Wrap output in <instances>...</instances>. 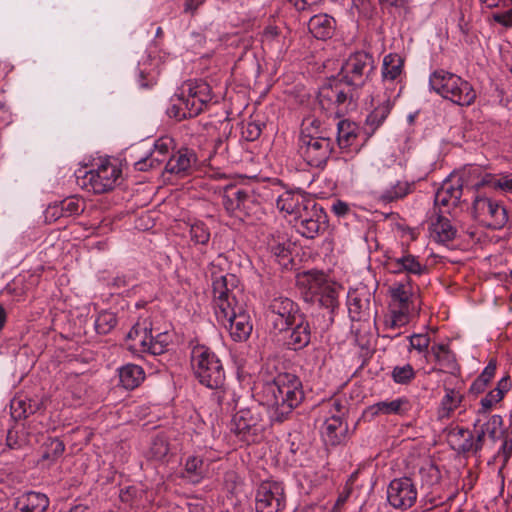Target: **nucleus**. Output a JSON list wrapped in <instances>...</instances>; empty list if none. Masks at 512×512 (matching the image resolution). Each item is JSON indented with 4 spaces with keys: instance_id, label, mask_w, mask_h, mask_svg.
<instances>
[{
    "instance_id": "nucleus-23",
    "label": "nucleus",
    "mask_w": 512,
    "mask_h": 512,
    "mask_svg": "<svg viewBox=\"0 0 512 512\" xmlns=\"http://www.w3.org/2000/svg\"><path fill=\"white\" fill-rule=\"evenodd\" d=\"M463 193V181L446 180L435 194V204L443 207H457Z\"/></svg>"
},
{
    "instance_id": "nucleus-14",
    "label": "nucleus",
    "mask_w": 512,
    "mask_h": 512,
    "mask_svg": "<svg viewBox=\"0 0 512 512\" xmlns=\"http://www.w3.org/2000/svg\"><path fill=\"white\" fill-rule=\"evenodd\" d=\"M256 512H281L286 506L285 488L282 482L264 481L256 491Z\"/></svg>"
},
{
    "instance_id": "nucleus-12",
    "label": "nucleus",
    "mask_w": 512,
    "mask_h": 512,
    "mask_svg": "<svg viewBox=\"0 0 512 512\" xmlns=\"http://www.w3.org/2000/svg\"><path fill=\"white\" fill-rule=\"evenodd\" d=\"M121 175V169L109 161L102 162L97 169L86 171L82 177L77 176L79 185L95 194H102L114 189Z\"/></svg>"
},
{
    "instance_id": "nucleus-11",
    "label": "nucleus",
    "mask_w": 512,
    "mask_h": 512,
    "mask_svg": "<svg viewBox=\"0 0 512 512\" xmlns=\"http://www.w3.org/2000/svg\"><path fill=\"white\" fill-rule=\"evenodd\" d=\"M302 316L299 306L287 297H275L268 306V320L275 332H287Z\"/></svg>"
},
{
    "instance_id": "nucleus-15",
    "label": "nucleus",
    "mask_w": 512,
    "mask_h": 512,
    "mask_svg": "<svg viewBox=\"0 0 512 512\" xmlns=\"http://www.w3.org/2000/svg\"><path fill=\"white\" fill-rule=\"evenodd\" d=\"M215 315L217 321L229 329L230 336L234 341H245L250 336L252 324L244 304L229 308L224 312H218Z\"/></svg>"
},
{
    "instance_id": "nucleus-13",
    "label": "nucleus",
    "mask_w": 512,
    "mask_h": 512,
    "mask_svg": "<svg viewBox=\"0 0 512 512\" xmlns=\"http://www.w3.org/2000/svg\"><path fill=\"white\" fill-rule=\"evenodd\" d=\"M179 100L188 110L189 117H196L211 102V87L203 80H189L182 85Z\"/></svg>"
},
{
    "instance_id": "nucleus-55",
    "label": "nucleus",
    "mask_w": 512,
    "mask_h": 512,
    "mask_svg": "<svg viewBox=\"0 0 512 512\" xmlns=\"http://www.w3.org/2000/svg\"><path fill=\"white\" fill-rule=\"evenodd\" d=\"M321 121L314 117H307L302 122L300 136L306 135H326L321 129Z\"/></svg>"
},
{
    "instance_id": "nucleus-37",
    "label": "nucleus",
    "mask_w": 512,
    "mask_h": 512,
    "mask_svg": "<svg viewBox=\"0 0 512 512\" xmlns=\"http://www.w3.org/2000/svg\"><path fill=\"white\" fill-rule=\"evenodd\" d=\"M328 222V216L326 213H324L322 216L317 215L311 220L307 221L298 227L296 231L307 239H314L327 230Z\"/></svg>"
},
{
    "instance_id": "nucleus-6",
    "label": "nucleus",
    "mask_w": 512,
    "mask_h": 512,
    "mask_svg": "<svg viewBox=\"0 0 512 512\" xmlns=\"http://www.w3.org/2000/svg\"><path fill=\"white\" fill-rule=\"evenodd\" d=\"M318 102L321 109L334 112L337 116L355 107V92L340 79H330L322 85L318 92Z\"/></svg>"
},
{
    "instance_id": "nucleus-44",
    "label": "nucleus",
    "mask_w": 512,
    "mask_h": 512,
    "mask_svg": "<svg viewBox=\"0 0 512 512\" xmlns=\"http://www.w3.org/2000/svg\"><path fill=\"white\" fill-rule=\"evenodd\" d=\"M445 396L441 402V416L449 417L450 413L453 412L463 400V395L452 388H445Z\"/></svg>"
},
{
    "instance_id": "nucleus-33",
    "label": "nucleus",
    "mask_w": 512,
    "mask_h": 512,
    "mask_svg": "<svg viewBox=\"0 0 512 512\" xmlns=\"http://www.w3.org/2000/svg\"><path fill=\"white\" fill-rule=\"evenodd\" d=\"M405 59L397 53H389L384 56L381 68V76L384 82L397 81L404 70Z\"/></svg>"
},
{
    "instance_id": "nucleus-38",
    "label": "nucleus",
    "mask_w": 512,
    "mask_h": 512,
    "mask_svg": "<svg viewBox=\"0 0 512 512\" xmlns=\"http://www.w3.org/2000/svg\"><path fill=\"white\" fill-rule=\"evenodd\" d=\"M150 336H153L152 329L145 322L136 323L129 331L128 339L134 341L132 348L141 352H146V348L150 342Z\"/></svg>"
},
{
    "instance_id": "nucleus-47",
    "label": "nucleus",
    "mask_w": 512,
    "mask_h": 512,
    "mask_svg": "<svg viewBox=\"0 0 512 512\" xmlns=\"http://www.w3.org/2000/svg\"><path fill=\"white\" fill-rule=\"evenodd\" d=\"M271 254L279 264L287 265L291 261L290 244L287 242H277L274 239L268 243Z\"/></svg>"
},
{
    "instance_id": "nucleus-59",
    "label": "nucleus",
    "mask_w": 512,
    "mask_h": 512,
    "mask_svg": "<svg viewBox=\"0 0 512 512\" xmlns=\"http://www.w3.org/2000/svg\"><path fill=\"white\" fill-rule=\"evenodd\" d=\"M410 342V347L421 352H427L429 344H430V337L427 334H414L410 337H408Z\"/></svg>"
},
{
    "instance_id": "nucleus-40",
    "label": "nucleus",
    "mask_w": 512,
    "mask_h": 512,
    "mask_svg": "<svg viewBox=\"0 0 512 512\" xmlns=\"http://www.w3.org/2000/svg\"><path fill=\"white\" fill-rule=\"evenodd\" d=\"M315 296L320 306L325 307L330 313L338 307V290L330 284H324L315 291Z\"/></svg>"
},
{
    "instance_id": "nucleus-63",
    "label": "nucleus",
    "mask_w": 512,
    "mask_h": 512,
    "mask_svg": "<svg viewBox=\"0 0 512 512\" xmlns=\"http://www.w3.org/2000/svg\"><path fill=\"white\" fill-rule=\"evenodd\" d=\"M330 406L331 408L329 410V413L331 414V416H338L339 418L343 419V417L347 413V408L343 404V402L339 399H333L330 402Z\"/></svg>"
},
{
    "instance_id": "nucleus-31",
    "label": "nucleus",
    "mask_w": 512,
    "mask_h": 512,
    "mask_svg": "<svg viewBox=\"0 0 512 512\" xmlns=\"http://www.w3.org/2000/svg\"><path fill=\"white\" fill-rule=\"evenodd\" d=\"M208 471V465L205 464L202 457L197 455L188 456L183 470L181 472V478L192 484L200 483L206 476Z\"/></svg>"
},
{
    "instance_id": "nucleus-28",
    "label": "nucleus",
    "mask_w": 512,
    "mask_h": 512,
    "mask_svg": "<svg viewBox=\"0 0 512 512\" xmlns=\"http://www.w3.org/2000/svg\"><path fill=\"white\" fill-rule=\"evenodd\" d=\"M503 426V419L500 415H491L487 416H478L477 419L473 423V428L476 430L477 435L481 436V443L484 445L485 436L488 437L492 441H496L498 438V431Z\"/></svg>"
},
{
    "instance_id": "nucleus-4",
    "label": "nucleus",
    "mask_w": 512,
    "mask_h": 512,
    "mask_svg": "<svg viewBox=\"0 0 512 512\" xmlns=\"http://www.w3.org/2000/svg\"><path fill=\"white\" fill-rule=\"evenodd\" d=\"M230 431L247 445L259 442L265 431L264 408L254 404L239 409L232 417Z\"/></svg>"
},
{
    "instance_id": "nucleus-36",
    "label": "nucleus",
    "mask_w": 512,
    "mask_h": 512,
    "mask_svg": "<svg viewBox=\"0 0 512 512\" xmlns=\"http://www.w3.org/2000/svg\"><path fill=\"white\" fill-rule=\"evenodd\" d=\"M359 127L349 120H340L337 124V144L340 149H348L357 140Z\"/></svg>"
},
{
    "instance_id": "nucleus-51",
    "label": "nucleus",
    "mask_w": 512,
    "mask_h": 512,
    "mask_svg": "<svg viewBox=\"0 0 512 512\" xmlns=\"http://www.w3.org/2000/svg\"><path fill=\"white\" fill-rule=\"evenodd\" d=\"M170 451L168 440L163 436H156L151 444L150 455L153 459L162 461Z\"/></svg>"
},
{
    "instance_id": "nucleus-41",
    "label": "nucleus",
    "mask_w": 512,
    "mask_h": 512,
    "mask_svg": "<svg viewBox=\"0 0 512 512\" xmlns=\"http://www.w3.org/2000/svg\"><path fill=\"white\" fill-rule=\"evenodd\" d=\"M391 110V101L389 98L374 108V110L366 118V126L370 128L369 133L372 134L382 125Z\"/></svg>"
},
{
    "instance_id": "nucleus-7",
    "label": "nucleus",
    "mask_w": 512,
    "mask_h": 512,
    "mask_svg": "<svg viewBox=\"0 0 512 512\" xmlns=\"http://www.w3.org/2000/svg\"><path fill=\"white\" fill-rule=\"evenodd\" d=\"M375 69V60L371 53L356 51L345 60L338 77L355 92L370 80Z\"/></svg>"
},
{
    "instance_id": "nucleus-45",
    "label": "nucleus",
    "mask_w": 512,
    "mask_h": 512,
    "mask_svg": "<svg viewBox=\"0 0 512 512\" xmlns=\"http://www.w3.org/2000/svg\"><path fill=\"white\" fill-rule=\"evenodd\" d=\"M43 449L41 460L54 462L62 456L65 445L60 439L51 438L43 445Z\"/></svg>"
},
{
    "instance_id": "nucleus-20",
    "label": "nucleus",
    "mask_w": 512,
    "mask_h": 512,
    "mask_svg": "<svg viewBox=\"0 0 512 512\" xmlns=\"http://www.w3.org/2000/svg\"><path fill=\"white\" fill-rule=\"evenodd\" d=\"M389 295L396 308L420 310V302L416 305L417 296L413 290L410 277L404 282H395L389 287Z\"/></svg>"
},
{
    "instance_id": "nucleus-52",
    "label": "nucleus",
    "mask_w": 512,
    "mask_h": 512,
    "mask_svg": "<svg viewBox=\"0 0 512 512\" xmlns=\"http://www.w3.org/2000/svg\"><path fill=\"white\" fill-rule=\"evenodd\" d=\"M415 371L410 364L396 366L392 370V379L397 384H409L415 378Z\"/></svg>"
},
{
    "instance_id": "nucleus-61",
    "label": "nucleus",
    "mask_w": 512,
    "mask_h": 512,
    "mask_svg": "<svg viewBox=\"0 0 512 512\" xmlns=\"http://www.w3.org/2000/svg\"><path fill=\"white\" fill-rule=\"evenodd\" d=\"M418 313V310H406L405 308H397L392 311V316L398 322V325H400V327H403L409 323L411 316L418 315Z\"/></svg>"
},
{
    "instance_id": "nucleus-8",
    "label": "nucleus",
    "mask_w": 512,
    "mask_h": 512,
    "mask_svg": "<svg viewBox=\"0 0 512 512\" xmlns=\"http://www.w3.org/2000/svg\"><path fill=\"white\" fill-rule=\"evenodd\" d=\"M333 140L327 135L299 136L298 153L311 167L322 168L333 152Z\"/></svg>"
},
{
    "instance_id": "nucleus-30",
    "label": "nucleus",
    "mask_w": 512,
    "mask_h": 512,
    "mask_svg": "<svg viewBox=\"0 0 512 512\" xmlns=\"http://www.w3.org/2000/svg\"><path fill=\"white\" fill-rule=\"evenodd\" d=\"M510 388V377L505 376L501 378L498 381L496 388L489 391L481 399L480 408L477 411V416H485L495 404H497L504 398V395L510 390Z\"/></svg>"
},
{
    "instance_id": "nucleus-54",
    "label": "nucleus",
    "mask_w": 512,
    "mask_h": 512,
    "mask_svg": "<svg viewBox=\"0 0 512 512\" xmlns=\"http://www.w3.org/2000/svg\"><path fill=\"white\" fill-rule=\"evenodd\" d=\"M419 475L422 482L428 487L437 484L441 478L439 469L432 463L422 466L419 470Z\"/></svg>"
},
{
    "instance_id": "nucleus-18",
    "label": "nucleus",
    "mask_w": 512,
    "mask_h": 512,
    "mask_svg": "<svg viewBox=\"0 0 512 512\" xmlns=\"http://www.w3.org/2000/svg\"><path fill=\"white\" fill-rule=\"evenodd\" d=\"M197 161L198 157L194 150L182 147L169 156L165 171L180 177H185L192 174Z\"/></svg>"
},
{
    "instance_id": "nucleus-24",
    "label": "nucleus",
    "mask_w": 512,
    "mask_h": 512,
    "mask_svg": "<svg viewBox=\"0 0 512 512\" xmlns=\"http://www.w3.org/2000/svg\"><path fill=\"white\" fill-rule=\"evenodd\" d=\"M412 405L406 397L397 398L391 401H380L366 410L367 414L375 417L378 415H398L405 416L411 410Z\"/></svg>"
},
{
    "instance_id": "nucleus-25",
    "label": "nucleus",
    "mask_w": 512,
    "mask_h": 512,
    "mask_svg": "<svg viewBox=\"0 0 512 512\" xmlns=\"http://www.w3.org/2000/svg\"><path fill=\"white\" fill-rule=\"evenodd\" d=\"M430 353L440 368H432V371H440L454 374L459 371V365L453 351L446 344H435L431 347Z\"/></svg>"
},
{
    "instance_id": "nucleus-17",
    "label": "nucleus",
    "mask_w": 512,
    "mask_h": 512,
    "mask_svg": "<svg viewBox=\"0 0 512 512\" xmlns=\"http://www.w3.org/2000/svg\"><path fill=\"white\" fill-rule=\"evenodd\" d=\"M417 494L415 484L409 477L393 479L387 488L389 504L399 510L411 508L417 500Z\"/></svg>"
},
{
    "instance_id": "nucleus-56",
    "label": "nucleus",
    "mask_w": 512,
    "mask_h": 512,
    "mask_svg": "<svg viewBox=\"0 0 512 512\" xmlns=\"http://www.w3.org/2000/svg\"><path fill=\"white\" fill-rule=\"evenodd\" d=\"M227 265V258L223 254H219L209 265V273L211 275L212 282L225 276L222 274L224 267Z\"/></svg>"
},
{
    "instance_id": "nucleus-3",
    "label": "nucleus",
    "mask_w": 512,
    "mask_h": 512,
    "mask_svg": "<svg viewBox=\"0 0 512 512\" xmlns=\"http://www.w3.org/2000/svg\"><path fill=\"white\" fill-rule=\"evenodd\" d=\"M429 84L437 94L460 106H470L476 99V92L468 81L443 69L430 75Z\"/></svg>"
},
{
    "instance_id": "nucleus-58",
    "label": "nucleus",
    "mask_w": 512,
    "mask_h": 512,
    "mask_svg": "<svg viewBox=\"0 0 512 512\" xmlns=\"http://www.w3.org/2000/svg\"><path fill=\"white\" fill-rule=\"evenodd\" d=\"M61 210L64 216H72L80 214L84 208L78 199L68 198L61 202Z\"/></svg>"
},
{
    "instance_id": "nucleus-57",
    "label": "nucleus",
    "mask_w": 512,
    "mask_h": 512,
    "mask_svg": "<svg viewBox=\"0 0 512 512\" xmlns=\"http://www.w3.org/2000/svg\"><path fill=\"white\" fill-rule=\"evenodd\" d=\"M241 133L245 140L255 141L260 137L262 133L261 124L254 121L247 122L242 126Z\"/></svg>"
},
{
    "instance_id": "nucleus-34",
    "label": "nucleus",
    "mask_w": 512,
    "mask_h": 512,
    "mask_svg": "<svg viewBox=\"0 0 512 512\" xmlns=\"http://www.w3.org/2000/svg\"><path fill=\"white\" fill-rule=\"evenodd\" d=\"M144 378V370L136 364H127L119 369V381L127 390H133L138 387Z\"/></svg>"
},
{
    "instance_id": "nucleus-22",
    "label": "nucleus",
    "mask_w": 512,
    "mask_h": 512,
    "mask_svg": "<svg viewBox=\"0 0 512 512\" xmlns=\"http://www.w3.org/2000/svg\"><path fill=\"white\" fill-rule=\"evenodd\" d=\"M50 504L48 496L41 492L27 491L15 499L16 512H46Z\"/></svg>"
},
{
    "instance_id": "nucleus-32",
    "label": "nucleus",
    "mask_w": 512,
    "mask_h": 512,
    "mask_svg": "<svg viewBox=\"0 0 512 512\" xmlns=\"http://www.w3.org/2000/svg\"><path fill=\"white\" fill-rule=\"evenodd\" d=\"M336 21L328 14H318L310 18L308 29L317 39L331 38L335 30Z\"/></svg>"
},
{
    "instance_id": "nucleus-1",
    "label": "nucleus",
    "mask_w": 512,
    "mask_h": 512,
    "mask_svg": "<svg viewBox=\"0 0 512 512\" xmlns=\"http://www.w3.org/2000/svg\"><path fill=\"white\" fill-rule=\"evenodd\" d=\"M265 393L271 407V420L282 423L304 400L302 382L292 373H279L271 382L266 383Z\"/></svg>"
},
{
    "instance_id": "nucleus-60",
    "label": "nucleus",
    "mask_w": 512,
    "mask_h": 512,
    "mask_svg": "<svg viewBox=\"0 0 512 512\" xmlns=\"http://www.w3.org/2000/svg\"><path fill=\"white\" fill-rule=\"evenodd\" d=\"M27 441L24 437L19 436L18 432L10 429L6 436V446L11 450H18L25 447Z\"/></svg>"
},
{
    "instance_id": "nucleus-19",
    "label": "nucleus",
    "mask_w": 512,
    "mask_h": 512,
    "mask_svg": "<svg viewBox=\"0 0 512 512\" xmlns=\"http://www.w3.org/2000/svg\"><path fill=\"white\" fill-rule=\"evenodd\" d=\"M175 147L174 140L169 136H163L157 139L154 143V148L150 154L137 162H135V169L138 171H147L155 168L163 163Z\"/></svg>"
},
{
    "instance_id": "nucleus-62",
    "label": "nucleus",
    "mask_w": 512,
    "mask_h": 512,
    "mask_svg": "<svg viewBox=\"0 0 512 512\" xmlns=\"http://www.w3.org/2000/svg\"><path fill=\"white\" fill-rule=\"evenodd\" d=\"M496 368L497 361L496 359L492 358L490 359L487 366L484 368L482 373L477 378H479L481 381L485 382L488 385L495 376Z\"/></svg>"
},
{
    "instance_id": "nucleus-27",
    "label": "nucleus",
    "mask_w": 512,
    "mask_h": 512,
    "mask_svg": "<svg viewBox=\"0 0 512 512\" xmlns=\"http://www.w3.org/2000/svg\"><path fill=\"white\" fill-rule=\"evenodd\" d=\"M291 328L290 335L285 341L287 348L294 351L305 348L311 340V329L305 316L298 319Z\"/></svg>"
},
{
    "instance_id": "nucleus-21",
    "label": "nucleus",
    "mask_w": 512,
    "mask_h": 512,
    "mask_svg": "<svg viewBox=\"0 0 512 512\" xmlns=\"http://www.w3.org/2000/svg\"><path fill=\"white\" fill-rule=\"evenodd\" d=\"M370 298L371 294L365 288L348 292L347 306L352 321H362L370 316Z\"/></svg>"
},
{
    "instance_id": "nucleus-50",
    "label": "nucleus",
    "mask_w": 512,
    "mask_h": 512,
    "mask_svg": "<svg viewBox=\"0 0 512 512\" xmlns=\"http://www.w3.org/2000/svg\"><path fill=\"white\" fill-rule=\"evenodd\" d=\"M190 239L195 244L206 245L210 240V230L203 222H195L190 227Z\"/></svg>"
},
{
    "instance_id": "nucleus-9",
    "label": "nucleus",
    "mask_w": 512,
    "mask_h": 512,
    "mask_svg": "<svg viewBox=\"0 0 512 512\" xmlns=\"http://www.w3.org/2000/svg\"><path fill=\"white\" fill-rule=\"evenodd\" d=\"M243 289L236 275L227 273L225 276L212 282L213 304L215 314L224 312L229 308L242 305L240 301Z\"/></svg>"
},
{
    "instance_id": "nucleus-10",
    "label": "nucleus",
    "mask_w": 512,
    "mask_h": 512,
    "mask_svg": "<svg viewBox=\"0 0 512 512\" xmlns=\"http://www.w3.org/2000/svg\"><path fill=\"white\" fill-rule=\"evenodd\" d=\"M472 215L479 224L492 230L502 229L508 221L506 208L488 197L477 196L474 199Z\"/></svg>"
},
{
    "instance_id": "nucleus-2",
    "label": "nucleus",
    "mask_w": 512,
    "mask_h": 512,
    "mask_svg": "<svg viewBox=\"0 0 512 512\" xmlns=\"http://www.w3.org/2000/svg\"><path fill=\"white\" fill-rule=\"evenodd\" d=\"M190 360L195 377L200 384L215 390L212 399L222 408L226 396V374L222 361L210 347L198 343L191 347Z\"/></svg>"
},
{
    "instance_id": "nucleus-64",
    "label": "nucleus",
    "mask_w": 512,
    "mask_h": 512,
    "mask_svg": "<svg viewBox=\"0 0 512 512\" xmlns=\"http://www.w3.org/2000/svg\"><path fill=\"white\" fill-rule=\"evenodd\" d=\"M188 512H210V508L202 499H194L187 503Z\"/></svg>"
},
{
    "instance_id": "nucleus-39",
    "label": "nucleus",
    "mask_w": 512,
    "mask_h": 512,
    "mask_svg": "<svg viewBox=\"0 0 512 512\" xmlns=\"http://www.w3.org/2000/svg\"><path fill=\"white\" fill-rule=\"evenodd\" d=\"M412 190V185L407 181H397L392 187L382 191L378 200L388 204L407 196Z\"/></svg>"
},
{
    "instance_id": "nucleus-29",
    "label": "nucleus",
    "mask_w": 512,
    "mask_h": 512,
    "mask_svg": "<svg viewBox=\"0 0 512 512\" xmlns=\"http://www.w3.org/2000/svg\"><path fill=\"white\" fill-rule=\"evenodd\" d=\"M348 425L338 416H330L323 425V437L325 441L332 445H339L346 437Z\"/></svg>"
},
{
    "instance_id": "nucleus-46",
    "label": "nucleus",
    "mask_w": 512,
    "mask_h": 512,
    "mask_svg": "<svg viewBox=\"0 0 512 512\" xmlns=\"http://www.w3.org/2000/svg\"><path fill=\"white\" fill-rule=\"evenodd\" d=\"M36 410V405H32L30 400L13 399L11 401V416L17 421L26 419L34 414Z\"/></svg>"
},
{
    "instance_id": "nucleus-48",
    "label": "nucleus",
    "mask_w": 512,
    "mask_h": 512,
    "mask_svg": "<svg viewBox=\"0 0 512 512\" xmlns=\"http://www.w3.org/2000/svg\"><path fill=\"white\" fill-rule=\"evenodd\" d=\"M304 199L305 197L302 195L286 193L277 200V207L280 210L286 211L288 214L294 216L298 206L302 204L301 200Z\"/></svg>"
},
{
    "instance_id": "nucleus-42",
    "label": "nucleus",
    "mask_w": 512,
    "mask_h": 512,
    "mask_svg": "<svg viewBox=\"0 0 512 512\" xmlns=\"http://www.w3.org/2000/svg\"><path fill=\"white\" fill-rule=\"evenodd\" d=\"M432 231L435 234V239L441 243L452 241L457 233L450 220L442 216H439L437 221L432 223Z\"/></svg>"
},
{
    "instance_id": "nucleus-16",
    "label": "nucleus",
    "mask_w": 512,
    "mask_h": 512,
    "mask_svg": "<svg viewBox=\"0 0 512 512\" xmlns=\"http://www.w3.org/2000/svg\"><path fill=\"white\" fill-rule=\"evenodd\" d=\"M448 443L450 447L458 454L465 458L481 456L483 444L481 436L477 435L475 429L470 430L464 427H455L448 433Z\"/></svg>"
},
{
    "instance_id": "nucleus-26",
    "label": "nucleus",
    "mask_w": 512,
    "mask_h": 512,
    "mask_svg": "<svg viewBox=\"0 0 512 512\" xmlns=\"http://www.w3.org/2000/svg\"><path fill=\"white\" fill-rule=\"evenodd\" d=\"M391 273H407L412 275H422L427 272V266L420 263L418 258L412 254H405L401 257L390 258L388 262Z\"/></svg>"
},
{
    "instance_id": "nucleus-53",
    "label": "nucleus",
    "mask_w": 512,
    "mask_h": 512,
    "mask_svg": "<svg viewBox=\"0 0 512 512\" xmlns=\"http://www.w3.org/2000/svg\"><path fill=\"white\" fill-rule=\"evenodd\" d=\"M503 442L494 458H502L503 466H505L512 456V430H501Z\"/></svg>"
},
{
    "instance_id": "nucleus-43",
    "label": "nucleus",
    "mask_w": 512,
    "mask_h": 512,
    "mask_svg": "<svg viewBox=\"0 0 512 512\" xmlns=\"http://www.w3.org/2000/svg\"><path fill=\"white\" fill-rule=\"evenodd\" d=\"M488 8L503 7L506 11L496 13L493 19L506 27L512 26V0H480Z\"/></svg>"
},
{
    "instance_id": "nucleus-35",
    "label": "nucleus",
    "mask_w": 512,
    "mask_h": 512,
    "mask_svg": "<svg viewBox=\"0 0 512 512\" xmlns=\"http://www.w3.org/2000/svg\"><path fill=\"white\" fill-rule=\"evenodd\" d=\"M301 203L302 204L298 206L296 213L293 216L294 227L296 229L315 216H322V214L326 213L321 206L311 199L305 198L304 200H301Z\"/></svg>"
},
{
    "instance_id": "nucleus-49",
    "label": "nucleus",
    "mask_w": 512,
    "mask_h": 512,
    "mask_svg": "<svg viewBox=\"0 0 512 512\" xmlns=\"http://www.w3.org/2000/svg\"><path fill=\"white\" fill-rule=\"evenodd\" d=\"M117 324L116 315L112 312H102L95 320V329L98 334H108Z\"/></svg>"
},
{
    "instance_id": "nucleus-5",
    "label": "nucleus",
    "mask_w": 512,
    "mask_h": 512,
    "mask_svg": "<svg viewBox=\"0 0 512 512\" xmlns=\"http://www.w3.org/2000/svg\"><path fill=\"white\" fill-rule=\"evenodd\" d=\"M222 205L226 213L239 221L256 216L260 204L254 192L238 185H227L222 194Z\"/></svg>"
}]
</instances>
